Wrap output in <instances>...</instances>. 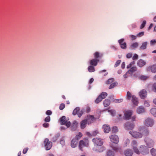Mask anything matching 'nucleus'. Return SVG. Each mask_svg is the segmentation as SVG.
I'll return each mask as SVG.
<instances>
[{"instance_id": "774afa93", "label": "nucleus", "mask_w": 156, "mask_h": 156, "mask_svg": "<svg viewBox=\"0 0 156 156\" xmlns=\"http://www.w3.org/2000/svg\"><path fill=\"white\" fill-rule=\"evenodd\" d=\"M130 37H131L132 38V40H134L136 39V36L133 35H130Z\"/></svg>"}, {"instance_id": "4be33fe9", "label": "nucleus", "mask_w": 156, "mask_h": 156, "mask_svg": "<svg viewBox=\"0 0 156 156\" xmlns=\"http://www.w3.org/2000/svg\"><path fill=\"white\" fill-rule=\"evenodd\" d=\"M102 128L104 132L105 133H108L110 130V128L109 125H104L103 126Z\"/></svg>"}, {"instance_id": "0eeeda50", "label": "nucleus", "mask_w": 156, "mask_h": 156, "mask_svg": "<svg viewBox=\"0 0 156 156\" xmlns=\"http://www.w3.org/2000/svg\"><path fill=\"white\" fill-rule=\"evenodd\" d=\"M140 153L145 155L147 154L149 152V149L146 146L144 145L140 146L139 148Z\"/></svg>"}, {"instance_id": "ea45409f", "label": "nucleus", "mask_w": 156, "mask_h": 156, "mask_svg": "<svg viewBox=\"0 0 156 156\" xmlns=\"http://www.w3.org/2000/svg\"><path fill=\"white\" fill-rule=\"evenodd\" d=\"M131 73H130L129 71H128L126 72V73L123 75L124 77L126 78L128 77L129 76H132Z\"/></svg>"}, {"instance_id": "603ef678", "label": "nucleus", "mask_w": 156, "mask_h": 156, "mask_svg": "<svg viewBox=\"0 0 156 156\" xmlns=\"http://www.w3.org/2000/svg\"><path fill=\"white\" fill-rule=\"evenodd\" d=\"M144 32H140L137 34L136 36L138 37H141L143 36L144 35Z\"/></svg>"}, {"instance_id": "9d476101", "label": "nucleus", "mask_w": 156, "mask_h": 156, "mask_svg": "<svg viewBox=\"0 0 156 156\" xmlns=\"http://www.w3.org/2000/svg\"><path fill=\"white\" fill-rule=\"evenodd\" d=\"M61 124L62 125H65L66 126V128L69 127L71 125L70 122L68 121L66 119L65 116H62L60 119Z\"/></svg>"}, {"instance_id": "37998d69", "label": "nucleus", "mask_w": 156, "mask_h": 156, "mask_svg": "<svg viewBox=\"0 0 156 156\" xmlns=\"http://www.w3.org/2000/svg\"><path fill=\"white\" fill-rule=\"evenodd\" d=\"M108 112L112 116H114L115 114V111L114 110H108Z\"/></svg>"}, {"instance_id": "6ab92c4d", "label": "nucleus", "mask_w": 156, "mask_h": 156, "mask_svg": "<svg viewBox=\"0 0 156 156\" xmlns=\"http://www.w3.org/2000/svg\"><path fill=\"white\" fill-rule=\"evenodd\" d=\"M124 39H121L118 41L121 48L123 49H125L126 47V43L124 42Z\"/></svg>"}, {"instance_id": "2eb2a0df", "label": "nucleus", "mask_w": 156, "mask_h": 156, "mask_svg": "<svg viewBox=\"0 0 156 156\" xmlns=\"http://www.w3.org/2000/svg\"><path fill=\"white\" fill-rule=\"evenodd\" d=\"M146 70L147 71H151L153 73H156V64L147 67Z\"/></svg>"}, {"instance_id": "5701e85b", "label": "nucleus", "mask_w": 156, "mask_h": 156, "mask_svg": "<svg viewBox=\"0 0 156 156\" xmlns=\"http://www.w3.org/2000/svg\"><path fill=\"white\" fill-rule=\"evenodd\" d=\"M145 112V109L142 106H140L136 109V112L138 114H141Z\"/></svg>"}, {"instance_id": "cd10ccee", "label": "nucleus", "mask_w": 156, "mask_h": 156, "mask_svg": "<svg viewBox=\"0 0 156 156\" xmlns=\"http://www.w3.org/2000/svg\"><path fill=\"white\" fill-rule=\"evenodd\" d=\"M77 143V140L76 139H73L71 143V145L72 147L73 148L75 147Z\"/></svg>"}, {"instance_id": "b1692460", "label": "nucleus", "mask_w": 156, "mask_h": 156, "mask_svg": "<svg viewBox=\"0 0 156 156\" xmlns=\"http://www.w3.org/2000/svg\"><path fill=\"white\" fill-rule=\"evenodd\" d=\"M99 60L96 58H94L91 60L90 61V64L92 66H95L97 65Z\"/></svg>"}, {"instance_id": "338daca9", "label": "nucleus", "mask_w": 156, "mask_h": 156, "mask_svg": "<svg viewBox=\"0 0 156 156\" xmlns=\"http://www.w3.org/2000/svg\"><path fill=\"white\" fill-rule=\"evenodd\" d=\"M28 150V148H24L23 151V153L24 154H26L27 153V152Z\"/></svg>"}, {"instance_id": "dca6fc26", "label": "nucleus", "mask_w": 156, "mask_h": 156, "mask_svg": "<svg viewBox=\"0 0 156 156\" xmlns=\"http://www.w3.org/2000/svg\"><path fill=\"white\" fill-rule=\"evenodd\" d=\"M124 126L125 128L126 129H132L134 127V124L133 123L127 122L124 124Z\"/></svg>"}, {"instance_id": "39448f33", "label": "nucleus", "mask_w": 156, "mask_h": 156, "mask_svg": "<svg viewBox=\"0 0 156 156\" xmlns=\"http://www.w3.org/2000/svg\"><path fill=\"white\" fill-rule=\"evenodd\" d=\"M138 130L143 135L147 136L149 134L148 129L144 126H139Z\"/></svg>"}, {"instance_id": "3c124183", "label": "nucleus", "mask_w": 156, "mask_h": 156, "mask_svg": "<svg viewBox=\"0 0 156 156\" xmlns=\"http://www.w3.org/2000/svg\"><path fill=\"white\" fill-rule=\"evenodd\" d=\"M121 62V60H117L115 63V67H117L118 66H119V64H120Z\"/></svg>"}, {"instance_id": "a18cd8bd", "label": "nucleus", "mask_w": 156, "mask_h": 156, "mask_svg": "<svg viewBox=\"0 0 156 156\" xmlns=\"http://www.w3.org/2000/svg\"><path fill=\"white\" fill-rule=\"evenodd\" d=\"M59 136V134H58L56 136H55L52 138V140L53 142H55L58 139V138Z\"/></svg>"}, {"instance_id": "c03bdc74", "label": "nucleus", "mask_w": 156, "mask_h": 156, "mask_svg": "<svg viewBox=\"0 0 156 156\" xmlns=\"http://www.w3.org/2000/svg\"><path fill=\"white\" fill-rule=\"evenodd\" d=\"M114 81V79L113 78H110L106 82V83L107 84H109L110 83H112V82Z\"/></svg>"}, {"instance_id": "473e14b6", "label": "nucleus", "mask_w": 156, "mask_h": 156, "mask_svg": "<svg viewBox=\"0 0 156 156\" xmlns=\"http://www.w3.org/2000/svg\"><path fill=\"white\" fill-rule=\"evenodd\" d=\"M138 44L137 42H135L133 44H132L131 45L130 48L134 49L136 48H137L138 46Z\"/></svg>"}, {"instance_id": "a211bd4d", "label": "nucleus", "mask_w": 156, "mask_h": 156, "mask_svg": "<svg viewBox=\"0 0 156 156\" xmlns=\"http://www.w3.org/2000/svg\"><path fill=\"white\" fill-rule=\"evenodd\" d=\"M85 120H86L87 123L89 124L92 123L95 120V118L93 115H88L87 119Z\"/></svg>"}, {"instance_id": "f8f14e48", "label": "nucleus", "mask_w": 156, "mask_h": 156, "mask_svg": "<svg viewBox=\"0 0 156 156\" xmlns=\"http://www.w3.org/2000/svg\"><path fill=\"white\" fill-rule=\"evenodd\" d=\"M145 141L148 147L151 148L154 146V142L151 139L147 137L145 139Z\"/></svg>"}, {"instance_id": "680f3d73", "label": "nucleus", "mask_w": 156, "mask_h": 156, "mask_svg": "<svg viewBox=\"0 0 156 156\" xmlns=\"http://www.w3.org/2000/svg\"><path fill=\"white\" fill-rule=\"evenodd\" d=\"M49 124L48 123H45L43 125V126L44 127L47 128L49 126Z\"/></svg>"}, {"instance_id": "4d7b16f0", "label": "nucleus", "mask_w": 156, "mask_h": 156, "mask_svg": "<svg viewBox=\"0 0 156 156\" xmlns=\"http://www.w3.org/2000/svg\"><path fill=\"white\" fill-rule=\"evenodd\" d=\"M111 147L113 148V150L115 151H117L119 150V147L117 146H115V147H113L111 146Z\"/></svg>"}, {"instance_id": "f257e3e1", "label": "nucleus", "mask_w": 156, "mask_h": 156, "mask_svg": "<svg viewBox=\"0 0 156 156\" xmlns=\"http://www.w3.org/2000/svg\"><path fill=\"white\" fill-rule=\"evenodd\" d=\"M92 141L94 143V145L98 147H97V149L96 150H94H94L100 152L103 151L105 150V147L102 146L103 143V141L101 138H95L92 140Z\"/></svg>"}, {"instance_id": "49530a36", "label": "nucleus", "mask_w": 156, "mask_h": 156, "mask_svg": "<svg viewBox=\"0 0 156 156\" xmlns=\"http://www.w3.org/2000/svg\"><path fill=\"white\" fill-rule=\"evenodd\" d=\"M112 131L113 133H116L118 131V129L117 127L114 126L112 128Z\"/></svg>"}, {"instance_id": "79ce46f5", "label": "nucleus", "mask_w": 156, "mask_h": 156, "mask_svg": "<svg viewBox=\"0 0 156 156\" xmlns=\"http://www.w3.org/2000/svg\"><path fill=\"white\" fill-rule=\"evenodd\" d=\"M102 100V98L99 95L98 98L96 99L95 101V102L96 103H98Z\"/></svg>"}, {"instance_id": "bf43d9fd", "label": "nucleus", "mask_w": 156, "mask_h": 156, "mask_svg": "<svg viewBox=\"0 0 156 156\" xmlns=\"http://www.w3.org/2000/svg\"><path fill=\"white\" fill-rule=\"evenodd\" d=\"M132 54L131 53H129L126 55V56L127 58H130L132 57Z\"/></svg>"}, {"instance_id": "412c9836", "label": "nucleus", "mask_w": 156, "mask_h": 156, "mask_svg": "<svg viewBox=\"0 0 156 156\" xmlns=\"http://www.w3.org/2000/svg\"><path fill=\"white\" fill-rule=\"evenodd\" d=\"M132 115V112L131 111H126L124 114L125 118L126 120H129Z\"/></svg>"}, {"instance_id": "7c9ffc66", "label": "nucleus", "mask_w": 156, "mask_h": 156, "mask_svg": "<svg viewBox=\"0 0 156 156\" xmlns=\"http://www.w3.org/2000/svg\"><path fill=\"white\" fill-rule=\"evenodd\" d=\"M151 113L154 116L156 117V108H153L150 110Z\"/></svg>"}, {"instance_id": "a19ab883", "label": "nucleus", "mask_w": 156, "mask_h": 156, "mask_svg": "<svg viewBox=\"0 0 156 156\" xmlns=\"http://www.w3.org/2000/svg\"><path fill=\"white\" fill-rule=\"evenodd\" d=\"M149 78V76H144V75H142L140 76V79L142 80H145L147 79H148Z\"/></svg>"}, {"instance_id": "ddd939ff", "label": "nucleus", "mask_w": 156, "mask_h": 156, "mask_svg": "<svg viewBox=\"0 0 156 156\" xmlns=\"http://www.w3.org/2000/svg\"><path fill=\"white\" fill-rule=\"evenodd\" d=\"M80 108L79 107H76L74 109L73 112V115H75L77 114L78 117H80L82 115L84 111V109H82L80 111Z\"/></svg>"}, {"instance_id": "6e6552de", "label": "nucleus", "mask_w": 156, "mask_h": 156, "mask_svg": "<svg viewBox=\"0 0 156 156\" xmlns=\"http://www.w3.org/2000/svg\"><path fill=\"white\" fill-rule=\"evenodd\" d=\"M129 133L133 137L135 138H141L143 136L142 134L141 133L136 131H131L129 132Z\"/></svg>"}, {"instance_id": "9b49d317", "label": "nucleus", "mask_w": 156, "mask_h": 156, "mask_svg": "<svg viewBox=\"0 0 156 156\" xmlns=\"http://www.w3.org/2000/svg\"><path fill=\"white\" fill-rule=\"evenodd\" d=\"M135 63V62H132L127 66V68H130V70L128 71H129L130 73H131L132 75L133 73L135 72L137 70L136 67V66H133Z\"/></svg>"}, {"instance_id": "423d86ee", "label": "nucleus", "mask_w": 156, "mask_h": 156, "mask_svg": "<svg viewBox=\"0 0 156 156\" xmlns=\"http://www.w3.org/2000/svg\"><path fill=\"white\" fill-rule=\"evenodd\" d=\"M131 145L134 152L137 154H140V152L137 148L138 144L137 141L135 140H133Z\"/></svg>"}, {"instance_id": "69168bd1", "label": "nucleus", "mask_w": 156, "mask_h": 156, "mask_svg": "<svg viewBox=\"0 0 156 156\" xmlns=\"http://www.w3.org/2000/svg\"><path fill=\"white\" fill-rule=\"evenodd\" d=\"M130 140H129L128 139H127L125 141V144L127 145V144H129V143Z\"/></svg>"}, {"instance_id": "de8ad7c7", "label": "nucleus", "mask_w": 156, "mask_h": 156, "mask_svg": "<svg viewBox=\"0 0 156 156\" xmlns=\"http://www.w3.org/2000/svg\"><path fill=\"white\" fill-rule=\"evenodd\" d=\"M94 57L96 58H98L99 57H100V56L99 55V54L98 52H95L94 54Z\"/></svg>"}, {"instance_id": "052dcab7", "label": "nucleus", "mask_w": 156, "mask_h": 156, "mask_svg": "<svg viewBox=\"0 0 156 156\" xmlns=\"http://www.w3.org/2000/svg\"><path fill=\"white\" fill-rule=\"evenodd\" d=\"M123 101V100L122 99H116L115 100V102L117 103H120L122 102Z\"/></svg>"}, {"instance_id": "2f4dec72", "label": "nucleus", "mask_w": 156, "mask_h": 156, "mask_svg": "<svg viewBox=\"0 0 156 156\" xmlns=\"http://www.w3.org/2000/svg\"><path fill=\"white\" fill-rule=\"evenodd\" d=\"M110 104V101L108 99H105L103 102V105L105 107L109 106Z\"/></svg>"}, {"instance_id": "f3484780", "label": "nucleus", "mask_w": 156, "mask_h": 156, "mask_svg": "<svg viewBox=\"0 0 156 156\" xmlns=\"http://www.w3.org/2000/svg\"><path fill=\"white\" fill-rule=\"evenodd\" d=\"M139 94L141 98L144 99L147 97V92L145 90L143 89L140 91Z\"/></svg>"}, {"instance_id": "c756f323", "label": "nucleus", "mask_w": 156, "mask_h": 156, "mask_svg": "<svg viewBox=\"0 0 156 156\" xmlns=\"http://www.w3.org/2000/svg\"><path fill=\"white\" fill-rule=\"evenodd\" d=\"M147 44L148 42L147 41H145L143 42L141 46L140 47V49L142 50L146 49L147 48Z\"/></svg>"}, {"instance_id": "393cba45", "label": "nucleus", "mask_w": 156, "mask_h": 156, "mask_svg": "<svg viewBox=\"0 0 156 156\" xmlns=\"http://www.w3.org/2000/svg\"><path fill=\"white\" fill-rule=\"evenodd\" d=\"M133 152L131 150L128 149L124 152V154L126 156H132Z\"/></svg>"}, {"instance_id": "e2e57ef3", "label": "nucleus", "mask_w": 156, "mask_h": 156, "mask_svg": "<svg viewBox=\"0 0 156 156\" xmlns=\"http://www.w3.org/2000/svg\"><path fill=\"white\" fill-rule=\"evenodd\" d=\"M98 133V132L97 130H95V131H94L93 133H92V135L93 136H95Z\"/></svg>"}, {"instance_id": "f704fd0d", "label": "nucleus", "mask_w": 156, "mask_h": 156, "mask_svg": "<svg viewBox=\"0 0 156 156\" xmlns=\"http://www.w3.org/2000/svg\"><path fill=\"white\" fill-rule=\"evenodd\" d=\"M107 156H115V153L113 151L109 150L107 153Z\"/></svg>"}, {"instance_id": "a878e982", "label": "nucleus", "mask_w": 156, "mask_h": 156, "mask_svg": "<svg viewBox=\"0 0 156 156\" xmlns=\"http://www.w3.org/2000/svg\"><path fill=\"white\" fill-rule=\"evenodd\" d=\"M137 64L138 66L142 67L146 64V62L142 59H140L138 61Z\"/></svg>"}, {"instance_id": "bb28decb", "label": "nucleus", "mask_w": 156, "mask_h": 156, "mask_svg": "<svg viewBox=\"0 0 156 156\" xmlns=\"http://www.w3.org/2000/svg\"><path fill=\"white\" fill-rule=\"evenodd\" d=\"M78 123L76 121H74L72 124L71 126V129L73 131L76 130L77 127Z\"/></svg>"}, {"instance_id": "e433bc0d", "label": "nucleus", "mask_w": 156, "mask_h": 156, "mask_svg": "<svg viewBox=\"0 0 156 156\" xmlns=\"http://www.w3.org/2000/svg\"><path fill=\"white\" fill-rule=\"evenodd\" d=\"M118 84V83L117 82H115L113 83H112L110 86L109 87V89H112L114 87H115V86H116Z\"/></svg>"}, {"instance_id": "8fccbe9b", "label": "nucleus", "mask_w": 156, "mask_h": 156, "mask_svg": "<svg viewBox=\"0 0 156 156\" xmlns=\"http://www.w3.org/2000/svg\"><path fill=\"white\" fill-rule=\"evenodd\" d=\"M144 105L146 107L149 106L150 105L149 102L148 101H145L144 102Z\"/></svg>"}, {"instance_id": "4468645a", "label": "nucleus", "mask_w": 156, "mask_h": 156, "mask_svg": "<svg viewBox=\"0 0 156 156\" xmlns=\"http://www.w3.org/2000/svg\"><path fill=\"white\" fill-rule=\"evenodd\" d=\"M109 138L111 141L113 143L117 144L119 142V138L115 135H112L109 136Z\"/></svg>"}, {"instance_id": "c9c22d12", "label": "nucleus", "mask_w": 156, "mask_h": 156, "mask_svg": "<svg viewBox=\"0 0 156 156\" xmlns=\"http://www.w3.org/2000/svg\"><path fill=\"white\" fill-rule=\"evenodd\" d=\"M88 70L90 72H94L95 71L94 67L91 66L88 67Z\"/></svg>"}, {"instance_id": "c85d7f7f", "label": "nucleus", "mask_w": 156, "mask_h": 156, "mask_svg": "<svg viewBox=\"0 0 156 156\" xmlns=\"http://www.w3.org/2000/svg\"><path fill=\"white\" fill-rule=\"evenodd\" d=\"M87 122L86 120H84L80 122V127L82 129H84L86 126Z\"/></svg>"}, {"instance_id": "0e129e2a", "label": "nucleus", "mask_w": 156, "mask_h": 156, "mask_svg": "<svg viewBox=\"0 0 156 156\" xmlns=\"http://www.w3.org/2000/svg\"><path fill=\"white\" fill-rule=\"evenodd\" d=\"M51 113L52 112L50 110H48L46 112V114L49 115H51Z\"/></svg>"}, {"instance_id": "58836bf2", "label": "nucleus", "mask_w": 156, "mask_h": 156, "mask_svg": "<svg viewBox=\"0 0 156 156\" xmlns=\"http://www.w3.org/2000/svg\"><path fill=\"white\" fill-rule=\"evenodd\" d=\"M150 44L151 46L155 45L156 44V39L151 40Z\"/></svg>"}, {"instance_id": "f03ea898", "label": "nucleus", "mask_w": 156, "mask_h": 156, "mask_svg": "<svg viewBox=\"0 0 156 156\" xmlns=\"http://www.w3.org/2000/svg\"><path fill=\"white\" fill-rule=\"evenodd\" d=\"M126 98L128 100H131L134 105H138V98L135 95H132L130 92H127Z\"/></svg>"}, {"instance_id": "09e8293b", "label": "nucleus", "mask_w": 156, "mask_h": 156, "mask_svg": "<svg viewBox=\"0 0 156 156\" xmlns=\"http://www.w3.org/2000/svg\"><path fill=\"white\" fill-rule=\"evenodd\" d=\"M146 23V21H144L143 22V23H142V24H141L140 26V29H142V28H143L145 26Z\"/></svg>"}, {"instance_id": "72a5a7b5", "label": "nucleus", "mask_w": 156, "mask_h": 156, "mask_svg": "<svg viewBox=\"0 0 156 156\" xmlns=\"http://www.w3.org/2000/svg\"><path fill=\"white\" fill-rule=\"evenodd\" d=\"M83 135L80 132L78 133L75 137V139L77 140L80 139L82 136Z\"/></svg>"}, {"instance_id": "6e6d98bb", "label": "nucleus", "mask_w": 156, "mask_h": 156, "mask_svg": "<svg viewBox=\"0 0 156 156\" xmlns=\"http://www.w3.org/2000/svg\"><path fill=\"white\" fill-rule=\"evenodd\" d=\"M60 143L62 146H64L65 144L64 140L63 139L61 140L60 141Z\"/></svg>"}, {"instance_id": "4c0bfd02", "label": "nucleus", "mask_w": 156, "mask_h": 156, "mask_svg": "<svg viewBox=\"0 0 156 156\" xmlns=\"http://www.w3.org/2000/svg\"><path fill=\"white\" fill-rule=\"evenodd\" d=\"M107 95V93L105 92H102L99 96H101V97L103 99L105 98Z\"/></svg>"}, {"instance_id": "1a4fd4ad", "label": "nucleus", "mask_w": 156, "mask_h": 156, "mask_svg": "<svg viewBox=\"0 0 156 156\" xmlns=\"http://www.w3.org/2000/svg\"><path fill=\"white\" fill-rule=\"evenodd\" d=\"M44 143L45 149L46 150H50L52 146V142L49 141L48 138H46L44 140Z\"/></svg>"}, {"instance_id": "864d4df0", "label": "nucleus", "mask_w": 156, "mask_h": 156, "mask_svg": "<svg viewBox=\"0 0 156 156\" xmlns=\"http://www.w3.org/2000/svg\"><path fill=\"white\" fill-rule=\"evenodd\" d=\"M65 104H64L62 103L60 105V106H59V108L60 110H62L65 108Z\"/></svg>"}, {"instance_id": "20e7f679", "label": "nucleus", "mask_w": 156, "mask_h": 156, "mask_svg": "<svg viewBox=\"0 0 156 156\" xmlns=\"http://www.w3.org/2000/svg\"><path fill=\"white\" fill-rule=\"evenodd\" d=\"M144 124L145 126L147 127H151L154 125V121L153 119L151 118H147L144 121Z\"/></svg>"}, {"instance_id": "13d9d810", "label": "nucleus", "mask_w": 156, "mask_h": 156, "mask_svg": "<svg viewBox=\"0 0 156 156\" xmlns=\"http://www.w3.org/2000/svg\"><path fill=\"white\" fill-rule=\"evenodd\" d=\"M138 55L136 54H135L133 57V60H136L138 59Z\"/></svg>"}, {"instance_id": "aec40b11", "label": "nucleus", "mask_w": 156, "mask_h": 156, "mask_svg": "<svg viewBox=\"0 0 156 156\" xmlns=\"http://www.w3.org/2000/svg\"><path fill=\"white\" fill-rule=\"evenodd\" d=\"M148 89L150 91H153L156 92V83L149 84L148 86Z\"/></svg>"}, {"instance_id": "7ed1b4c3", "label": "nucleus", "mask_w": 156, "mask_h": 156, "mask_svg": "<svg viewBox=\"0 0 156 156\" xmlns=\"http://www.w3.org/2000/svg\"><path fill=\"white\" fill-rule=\"evenodd\" d=\"M89 141L87 139L85 138L80 141L79 144V148L80 150L83 151V148L85 147H88Z\"/></svg>"}, {"instance_id": "5fc2aeb1", "label": "nucleus", "mask_w": 156, "mask_h": 156, "mask_svg": "<svg viewBox=\"0 0 156 156\" xmlns=\"http://www.w3.org/2000/svg\"><path fill=\"white\" fill-rule=\"evenodd\" d=\"M50 120V117L49 116H48L45 119L44 121L46 122H48Z\"/></svg>"}]
</instances>
